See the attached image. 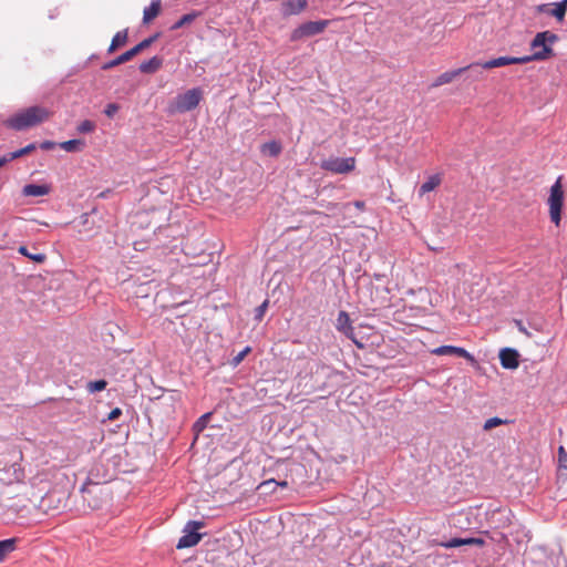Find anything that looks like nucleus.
Masks as SVG:
<instances>
[{"mask_svg":"<svg viewBox=\"0 0 567 567\" xmlns=\"http://www.w3.org/2000/svg\"><path fill=\"white\" fill-rule=\"evenodd\" d=\"M127 41V31L124 30V31H120L117 32L113 39H112V42H111V45L109 48V52H114L118 47H122L126 43Z\"/></svg>","mask_w":567,"mask_h":567,"instance_id":"26","label":"nucleus"},{"mask_svg":"<svg viewBox=\"0 0 567 567\" xmlns=\"http://www.w3.org/2000/svg\"><path fill=\"white\" fill-rule=\"evenodd\" d=\"M545 38H550V44L554 43L558 39L555 33H551L549 31L539 32L536 34V37L532 41V48L537 49V48L542 47L540 51H544L545 49L551 50V48L546 44Z\"/></svg>","mask_w":567,"mask_h":567,"instance_id":"18","label":"nucleus"},{"mask_svg":"<svg viewBox=\"0 0 567 567\" xmlns=\"http://www.w3.org/2000/svg\"><path fill=\"white\" fill-rule=\"evenodd\" d=\"M329 20L308 21L296 28L290 35L291 41H299L306 38H310L322 33L328 24Z\"/></svg>","mask_w":567,"mask_h":567,"instance_id":"8","label":"nucleus"},{"mask_svg":"<svg viewBox=\"0 0 567 567\" xmlns=\"http://www.w3.org/2000/svg\"><path fill=\"white\" fill-rule=\"evenodd\" d=\"M80 492L84 511L100 509L111 497L109 488L105 486H100L99 484L84 483Z\"/></svg>","mask_w":567,"mask_h":567,"instance_id":"3","label":"nucleus"},{"mask_svg":"<svg viewBox=\"0 0 567 567\" xmlns=\"http://www.w3.org/2000/svg\"><path fill=\"white\" fill-rule=\"evenodd\" d=\"M85 143L82 140H70L60 143V147L65 152H79L82 151Z\"/></svg>","mask_w":567,"mask_h":567,"instance_id":"25","label":"nucleus"},{"mask_svg":"<svg viewBox=\"0 0 567 567\" xmlns=\"http://www.w3.org/2000/svg\"><path fill=\"white\" fill-rule=\"evenodd\" d=\"M558 454H559L558 461H567V453L563 446L559 447Z\"/></svg>","mask_w":567,"mask_h":567,"instance_id":"42","label":"nucleus"},{"mask_svg":"<svg viewBox=\"0 0 567 567\" xmlns=\"http://www.w3.org/2000/svg\"><path fill=\"white\" fill-rule=\"evenodd\" d=\"M54 146V143L53 142H44L41 147L44 148V150H50Z\"/></svg>","mask_w":567,"mask_h":567,"instance_id":"45","label":"nucleus"},{"mask_svg":"<svg viewBox=\"0 0 567 567\" xmlns=\"http://www.w3.org/2000/svg\"><path fill=\"white\" fill-rule=\"evenodd\" d=\"M115 477V463H91L85 484L105 486Z\"/></svg>","mask_w":567,"mask_h":567,"instance_id":"6","label":"nucleus"},{"mask_svg":"<svg viewBox=\"0 0 567 567\" xmlns=\"http://www.w3.org/2000/svg\"><path fill=\"white\" fill-rule=\"evenodd\" d=\"M551 54L550 49H545L544 51H536L533 55H525L520 58L514 56H499L496 59L488 60L486 62H474L468 65L470 69H474L476 66H481L482 69L488 70L494 68H502L509 64H524L530 61H539L545 60Z\"/></svg>","mask_w":567,"mask_h":567,"instance_id":"4","label":"nucleus"},{"mask_svg":"<svg viewBox=\"0 0 567 567\" xmlns=\"http://www.w3.org/2000/svg\"><path fill=\"white\" fill-rule=\"evenodd\" d=\"M454 346H442L432 351L433 354L436 355H449L453 354Z\"/></svg>","mask_w":567,"mask_h":567,"instance_id":"33","label":"nucleus"},{"mask_svg":"<svg viewBox=\"0 0 567 567\" xmlns=\"http://www.w3.org/2000/svg\"><path fill=\"white\" fill-rule=\"evenodd\" d=\"M353 205H354L358 209H360V210H363V209H364V207H365V204H364V202H362V200H355V202L353 203Z\"/></svg>","mask_w":567,"mask_h":567,"instance_id":"44","label":"nucleus"},{"mask_svg":"<svg viewBox=\"0 0 567 567\" xmlns=\"http://www.w3.org/2000/svg\"><path fill=\"white\" fill-rule=\"evenodd\" d=\"M61 468L44 470L40 468L39 463H3L0 467V483L3 485H12L16 483H23L25 478L29 480L32 486H39L49 482H61V477L65 476V472Z\"/></svg>","mask_w":567,"mask_h":567,"instance_id":"1","label":"nucleus"},{"mask_svg":"<svg viewBox=\"0 0 567 567\" xmlns=\"http://www.w3.org/2000/svg\"><path fill=\"white\" fill-rule=\"evenodd\" d=\"M107 385L105 380L91 381L87 383L86 389L90 393L103 391Z\"/></svg>","mask_w":567,"mask_h":567,"instance_id":"30","label":"nucleus"},{"mask_svg":"<svg viewBox=\"0 0 567 567\" xmlns=\"http://www.w3.org/2000/svg\"><path fill=\"white\" fill-rule=\"evenodd\" d=\"M471 71L470 73V76L474 80V81H480L483 79V70L481 66H476L474 69H468Z\"/></svg>","mask_w":567,"mask_h":567,"instance_id":"38","label":"nucleus"},{"mask_svg":"<svg viewBox=\"0 0 567 567\" xmlns=\"http://www.w3.org/2000/svg\"><path fill=\"white\" fill-rule=\"evenodd\" d=\"M162 65H163V59L159 56H153L152 59L141 63L140 71L142 73L151 74V73H155L156 71H158L162 68Z\"/></svg>","mask_w":567,"mask_h":567,"instance_id":"20","label":"nucleus"},{"mask_svg":"<svg viewBox=\"0 0 567 567\" xmlns=\"http://www.w3.org/2000/svg\"><path fill=\"white\" fill-rule=\"evenodd\" d=\"M16 538L0 540V561L4 560V558L16 549Z\"/></svg>","mask_w":567,"mask_h":567,"instance_id":"23","label":"nucleus"},{"mask_svg":"<svg viewBox=\"0 0 567 567\" xmlns=\"http://www.w3.org/2000/svg\"><path fill=\"white\" fill-rule=\"evenodd\" d=\"M547 204L549 206L550 220L556 226H559L561 219V208L564 205V190L561 186V177H558L557 181L551 185Z\"/></svg>","mask_w":567,"mask_h":567,"instance_id":"7","label":"nucleus"},{"mask_svg":"<svg viewBox=\"0 0 567 567\" xmlns=\"http://www.w3.org/2000/svg\"><path fill=\"white\" fill-rule=\"evenodd\" d=\"M34 148H35V146L33 144H30V145H28V146L17 151V152L11 153L10 154V158L16 159V158H18V157H20L22 155H25V154L30 153Z\"/></svg>","mask_w":567,"mask_h":567,"instance_id":"34","label":"nucleus"},{"mask_svg":"<svg viewBox=\"0 0 567 567\" xmlns=\"http://www.w3.org/2000/svg\"><path fill=\"white\" fill-rule=\"evenodd\" d=\"M194 19V16L193 14H185L174 25H173V29H179L182 28L183 25L192 22Z\"/></svg>","mask_w":567,"mask_h":567,"instance_id":"36","label":"nucleus"},{"mask_svg":"<svg viewBox=\"0 0 567 567\" xmlns=\"http://www.w3.org/2000/svg\"><path fill=\"white\" fill-rule=\"evenodd\" d=\"M336 327L339 331L351 338L358 347H363L352 337L353 328L351 327L349 315L346 311L339 312Z\"/></svg>","mask_w":567,"mask_h":567,"instance_id":"15","label":"nucleus"},{"mask_svg":"<svg viewBox=\"0 0 567 567\" xmlns=\"http://www.w3.org/2000/svg\"><path fill=\"white\" fill-rule=\"evenodd\" d=\"M320 167L327 172H331L333 174H348L355 168V158L354 157H329L323 159L320 164Z\"/></svg>","mask_w":567,"mask_h":567,"instance_id":"9","label":"nucleus"},{"mask_svg":"<svg viewBox=\"0 0 567 567\" xmlns=\"http://www.w3.org/2000/svg\"><path fill=\"white\" fill-rule=\"evenodd\" d=\"M537 13H546L554 17L558 22H563L567 12V0L556 3H543L536 7Z\"/></svg>","mask_w":567,"mask_h":567,"instance_id":"12","label":"nucleus"},{"mask_svg":"<svg viewBox=\"0 0 567 567\" xmlns=\"http://www.w3.org/2000/svg\"><path fill=\"white\" fill-rule=\"evenodd\" d=\"M468 65L465 66V68H460V69H456V70H451V71H446L442 74H440L435 80L434 82L432 83V86L433 87H437V86H441V85H444V84H447V83H451L452 81H454L457 76H460L463 72L467 71Z\"/></svg>","mask_w":567,"mask_h":567,"instance_id":"16","label":"nucleus"},{"mask_svg":"<svg viewBox=\"0 0 567 567\" xmlns=\"http://www.w3.org/2000/svg\"><path fill=\"white\" fill-rule=\"evenodd\" d=\"M156 38H157V35H154V37H151V38H147V39L143 40L142 42H140L137 45H135L131 50L124 52L123 54L118 55L116 59H114V60L110 61L109 63H106L103 66V69L107 70V69L117 66V65H120L122 63H125V62L130 61L136 54H138L140 52H142L143 50L148 48L156 40Z\"/></svg>","mask_w":567,"mask_h":567,"instance_id":"11","label":"nucleus"},{"mask_svg":"<svg viewBox=\"0 0 567 567\" xmlns=\"http://www.w3.org/2000/svg\"><path fill=\"white\" fill-rule=\"evenodd\" d=\"M13 158H10V154L8 156L0 157V167L7 164L9 161H12Z\"/></svg>","mask_w":567,"mask_h":567,"instance_id":"43","label":"nucleus"},{"mask_svg":"<svg viewBox=\"0 0 567 567\" xmlns=\"http://www.w3.org/2000/svg\"><path fill=\"white\" fill-rule=\"evenodd\" d=\"M203 99V91L198 87L190 89L175 96L167 106L168 114L186 113L198 106Z\"/></svg>","mask_w":567,"mask_h":567,"instance_id":"5","label":"nucleus"},{"mask_svg":"<svg viewBox=\"0 0 567 567\" xmlns=\"http://www.w3.org/2000/svg\"><path fill=\"white\" fill-rule=\"evenodd\" d=\"M546 44L550 43V38H545Z\"/></svg>","mask_w":567,"mask_h":567,"instance_id":"46","label":"nucleus"},{"mask_svg":"<svg viewBox=\"0 0 567 567\" xmlns=\"http://www.w3.org/2000/svg\"><path fill=\"white\" fill-rule=\"evenodd\" d=\"M453 354L457 355V357H461V358H465L470 361H474V358L471 353H468L465 349L463 348H458V347H454V351H453Z\"/></svg>","mask_w":567,"mask_h":567,"instance_id":"37","label":"nucleus"},{"mask_svg":"<svg viewBox=\"0 0 567 567\" xmlns=\"http://www.w3.org/2000/svg\"><path fill=\"white\" fill-rule=\"evenodd\" d=\"M250 350H251L250 347H246L236 357H234L231 364L237 367L245 359V357L250 352Z\"/></svg>","mask_w":567,"mask_h":567,"instance_id":"35","label":"nucleus"},{"mask_svg":"<svg viewBox=\"0 0 567 567\" xmlns=\"http://www.w3.org/2000/svg\"><path fill=\"white\" fill-rule=\"evenodd\" d=\"M51 188L49 185H35L28 184L23 187L22 193L24 196H44L50 193Z\"/></svg>","mask_w":567,"mask_h":567,"instance_id":"19","label":"nucleus"},{"mask_svg":"<svg viewBox=\"0 0 567 567\" xmlns=\"http://www.w3.org/2000/svg\"><path fill=\"white\" fill-rule=\"evenodd\" d=\"M161 11V1L153 0L151 4L144 9L143 13V22L150 23L153 19H155Z\"/></svg>","mask_w":567,"mask_h":567,"instance_id":"22","label":"nucleus"},{"mask_svg":"<svg viewBox=\"0 0 567 567\" xmlns=\"http://www.w3.org/2000/svg\"><path fill=\"white\" fill-rule=\"evenodd\" d=\"M439 545L441 547L447 548V549L464 546V545H475V546L482 547L485 545V540L480 537H468V538L455 537L447 542H441Z\"/></svg>","mask_w":567,"mask_h":567,"instance_id":"14","label":"nucleus"},{"mask_svg":"<svg viewBox=\"0 0 567 567\" xmlns=\"http://www.w3.org/2000/svg\"><path fill=\"white\" fill-rule=\"evenodd\" d=\"M261 152L269 156H277L281 152V146L275 141L268 142L261 146Z\"/></svg>","mask_w":567,"mask_h":567,"instance_id":"27","label":"nucleus"},{"mask_svg":"<svg viewBox=\"0 0 567 567\" xmlns=\"http://www.w3.org/2000/svg\"><path fill=\"white\" fill-rule=\"evenodd\" d=\"M51 112L41 106H31L22 110L7 120L6 124L17 131H22L48 120Z\"/></svg>","mask_w":567,"mask_h":567,"instance_id":"2","label":"nucleus"},{"mask_svg":"<svg viewBox=\"0 0 567 567\" xmlns=\"http://www.w3.org/2000/svg\"><path fill=\"white\" fill-rule=\"evenodd\" d=\"M268 307V301H264L258 308H257V318L261 319L266 309Z\"/></svg>","mask_w":567,"mask_h":567,"instance_id":"41","label":"nucleus"},{"mask_svg":"<svg viewBox=\"0 0 567 567\" xmlns=\"http://www.w3.org/2000/svg\"><path fill=\"white\" fill-rule=\"evenodd\" d=\"M204 526L203 522L198 520H189L185 526V535H183L177 543V548H188L197 545L202 539V534H198L197 530Z\"/></svg>","mask_w":567,"mask_h":567,"instance_id":"10","label":"nucleus"},{"mask_svg":"<svg viewBox=\"0 0 567 567\" xmlns=\"http://www.w3.org/2000/svg\"><path fill=\"white\" fill-rule=\"evenodd\" d=\"M519 354L511 348L502 349L499 352L501 364L505 369L514 370L519 365Z\"/></svg>","mask_w":567,"mask_h":567,"instance_id":"13","label":"nucleus"},{"mask_svg":"<svg viewBox=\"0 0 567 567\" xmlns=\"http://www.w3.org/2000/svg\"><path fill=\"white\" fill-rule=\"evenodd\" d=\"M288 486V482L287 481H276L274 478H269V480H266L264 482H261L258 486H257V491L260 493V494H269V493H274L277 487H287Z\"/></svg>","mask_w":567,"mask_h":567,"instance_id":"17","label":"nucleus"},{"mask_svg":"<svg viewBox=\"0 0 567 567\" xmlns=\"http://www.w3.org/2000/svg\"><path fill=\"white\" fill-rule=\"evenodd\" d=\"M505 423H507V420H503L501 417L495 416V417H491V419L486 420L483 425V429L485 431H491L492 429L499 426L502 424H505Z\"/></svg>","mask_w":567,"mask_h":567,"instance_id":"31","label":"nucleus"},{"mask_svg":"<svg viewBox=\"0 0 567 567\" xmlns=\"http://www.w3.org/2000/svg\"><path fill=\"white\" fill-rule=\"evenodd\" d=\"M209 417H210V413H206L204 415H202L194 424L193 426V430L194 432L196 433V435H198V433H200L207 425L208 421H209Z\"/></svg>","mask_w":567,"mask_h":567,"instance_id":"29","label":"nucleus"},{"mask_svg":"<svg viewBox=\"0 0 567 567\" xmlns=\"http://www.w3.org/2000/svg\"><path fill=\"white\" fill-rule=\"evenodd\" d=\"M285 7H286V13L297 14V13L301 12L302 10H305V8L307 7V1L306 0H290L285 4Z\"/></svg>","mask_w":567,"mask_h":567,"instance_id":"24","label":"nucleus"},{"mask_svg":"<svg viewBox=\"0 0 567 567\" xmlns=\"http://www.w3.org/2000/svg\"><path fill=\"white\" fill-rule=\"evenodd\" d=\"M118 105L115 103H110L106 105L104 113L106 116L112 117L118 111Z\"/></svg>","mask_w":567,"mask_h":567,"instance_id":"39","label":"nucleus"},{"mask_svg":"<svg viewBox=\"0 0 567 567\" xmlns=\"http://www.w3.org/2000/svg\"><path fill=\"white\" fill-rule=\"evenodd\" d=\"M19 252L39 264H41L45 260L44 254H31V251H28V249L24 246H21L19 248Z\"/></svg>","mask_w":567,"mask_h":567,"instance_id":"28","label":"nucleus"},{"mask_svg":"<svg viewBox=\"0 0 567 567\" xmlns=\"http://www.w3.org/2000/svg\"><path fill=\"white\" fill-rule=\"evenodd\" d=\"M442 182V177L440 174L432 175L424 182L419 189V195L423 196L424 194L434 190Z\"/></svg>","mask_w":567,"mask_h":567,"instance_id":"21","label":"nucleus"},{"mask_svg":"<svg viewBox=\"0 0 567 567\" xmlns=\"http://www.w3.org/2000/svg\"><path fill=\"white\" fill-rule=\"evenodd\" d=\"M121 414H122L121 409L115 408V409H113V410L109 413V415H107V420H109V421H114V420L118 419V417L121 416Z\"/></svg>","mask_w":567,"mask_h":567,"instance_id":"40","label":"nucleus"},{"mask_svg":"<svg viewBox=\"0 0 567 567\" xmlns=\"http://www.w3.org/2000/svg\"><path fill=\"white\" fill-rule=\"evenodd\" d=\"M95 130V124L94 122L90 121V120H85L83 122H81L78 126V131L80 133H91Z\"/></svg>","mask_w":567,"mask_h":567,"instance_id":"32","label":"nucleus"}]
</instances>
